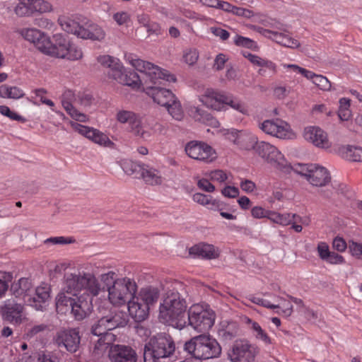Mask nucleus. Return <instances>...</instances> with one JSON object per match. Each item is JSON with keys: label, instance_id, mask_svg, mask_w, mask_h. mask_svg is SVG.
I'll return each instance as SVG.
<instances>
[{"label": "nucleus", "instance_id": "obj_1", "mask_svg": "<svg viewBox=\"0 0 362 362\" xmlns=\"http://www.w3.org/2000/svg\"><path fill=\"white\" fill-rule=\"evenodd\" d=\"M187 293V287L182 283H174L172 288L165 292L160 305V320L179 329L185 327Z\"/></svg>", "mask_w": 362, "mask_h": 362}, {"label": "nucleus", "instance_id": "obj_2", "mask_svg": "<svg viewBox=\"0 0 362 362\" xmlns=\"http://www.w3.org/2000/svg\"><path fill=\"white\" fill-rule=\"evenodd\" d=\"M63 290L72 296H97L101 288L95 276L90 273L79 272L66 276Z\"/></svg>", "mask_w": 362, "mask_h": 362}, {"label": "nucleus", "instance_id": "obj_3", "mask_svg": "<svg viewBox=\"0 0 362 362\" xmlns=\"http://www.w3.org/2000/svg\"><path fill=\"white\" fill-rule=\"evenodd\" d=\"M175 349L172 337L160 333L151 337L144 349V362H159L160 358L170 357Z\"/></svg>", "mask_w": 362, "mask_h": 362}, {"label": "nucleus", "instance_id": "obj_4", "mask_svg": "<svg viewBox=\"0 0 362 362\" xmlns=\"http://www.w3.org/2000/svg\"><path fill=\"white\" fill-rule=\"evenodd\" d=\"M97 60L102 66L109 69L107 75L110 78L132 88H139L141 82L139 76L135 71H125L118 59L109 55H103L98 57Z\"/></svg>", "mask_w": 362, "mask_h": 362}, {"label": "nucleus", "instance_id": "obj_5", "mask_svg": "<svg viewBox=\"0 0 362 362\" xmlns=\"http://www.w3.org/2000/svg\"><path fill=\"white\" fill-rule=\"evenodd\" d=\"M185 349L200 360L218 358L221 354V347L218 341L205 334L194 337L187 341Z\"/></svg>", "mask_w": 362, "mask_h": 362}, {"label": "nucleus", "instance_id": "obj_6", "mask_svg": "<svg viewBox=\"0 0 362 362\" xmlns=\"http://www.w3.org/2000/svg\"><path fill=\"white\" fill-rule=\"evenodd\" d=\"M187 315V325L198 332H206L214 325L215 313L208 305L194 304L189 308Z\"/></svg>", "mask_w": 362, "mask_h": 362}, {"label": "nucleus", "instance_id": "obj_7", "mask_svg": "<svg viewBox=\"0 0 362 362\" xmlns=\"http://www.w3.org/2000/svg\"><path fill=\"white\" fill-rule=\"evenodd\" d=\"M255 153L276 170L288 174L293 167L284 158V156L273 145L265 141L256 144Z\"/></svg>", "mask_w": 362, "mask_h": 362}, {"label": "nucleus", "instance_id": "obj_8", "mask_svg": "<svg viewBox=\"0 0 362 362\" xmlns=\"http://www.w3.org/2000/svg\"><path fill=\"white\" fill-rule=\"evenodd\" d=\"M137 285L129 278L117 279L115 284L109 287L108 299L115 305H122L136 293Z\"/></svg>", "mask_w": 362, "mask_h": 362}, {"label": "nucleus", "instance_id": "obj_9", "mask_svg": "<svg viewBox=\"0 0 362 362\" xmlns=\"http://www.w3.org/2000/svg\"><path fill=\"white\" fill-rule=\"evenodd\" d=\"M91 327V333L98 337L112 334L109 331L126 325L124 314L117 310H110L105 313Z\"/></svg>", "mask_w": 362, "mask_h": 362}, {"label": "nucleus", "instance_id": "obj_10", "mask_svg": "<svg viewBox=\"0 0 362 362\" xmlns=\"http://www.w3.org/2000/svg\"><path fill=\"white\" fill-rule=\"evenodd\" d=\"M293 170L305 177L313 186L323 187L331 180L328 170L316 164H298Z\"/></svg>", "mask_w": 362, "mask_h": 362}, {"label": "nucleus", "instance_id": "obj_11", "mask_svg": "<svg viewBox=\"0 0 362 362\" xmlns=\"http://www.w3.org/2000/svg\"><path fill=\"white\" fill-rule=\"evenodd\" d=\"M259 349L247 339H238L231 346L228 357L232 362H254Z\"/></svg>", "mask_w": 362, "mask_h": 362}, {"label": "nucleus", "instance_id": "obj_12", "mask_svg": "<svg viewBox=\"0 0 362 362\" xmlns=\"http://www.w3.org/2000/svg\"><path fill=\"white\" fill-rule=\"evenodd\" d=\"M115 119L120 124H128L129 132L136 137L146 141L151 136V132L144 129L141 117L133 111L119 110Z\"/></svg>", "mask_w": 362, "mask_h": 362}, {"label": "nucleus", "instance_id": "obj_13", "mask_svg": "<svg viewBox=\"0 0 362 362\" xmlns=\"http://www.w3.org/2000/svg\"><path fill=\"white\" fill-rule=\"evenodd\" d=\"M131 64L136 70L148 76L154 84L159 79L168 82H175L176 81L175 76L170 74L168 71L161 69L151 62L140 59H135L131 60Z\"/></svg>", "mask_w": 362, "mask_h": 362}, {"label": "nucleus", "instance_id": "obj_14", "mask_svg": "<svg viewBox=\"0 0 362 362\" xmlns=\"http://www.w3.org/2000/svg\"><path fill=\"white\" fill-rule=\"evenodd\" d=\"M53 340L58 348H64L70 353H75L79 349L81 336L78 329H63L57 332Z\"/></svg>", "mask_w": 362, "mask_h": 362}, {"label": "nucleus", "instance_id": "obj_15", "mask_svg": "<svg viewBox=\"0 0 362 362\" xmlns=\"http://www.w3.org/2000/svg\"><path fill=\"white\" fill-rule=\"evenodd\" d=\"M185 151L190 158L206 163L216 158V151L204 142L190 141L187 144Z\"/></svg>", "mask_w": 362, "mask_h": 362}, {"label": "nucleus", "instance_id": "obj_16", "mask_svg": "<svg viewBox=\"0 0 362 362\" xmlns=\"http://www.w3.org/2000/svg\"><path fill=\"white\" fill-rule=\"evenodd\" d=\"M70 42L62 34H56L53 35L52 40H50L49 37L46 40L45 46L42 47L44 48L42 53L62 59Z\"/></svg>", "mask_w": 362, "mask_h": 362}, {"label": "nucleus", "instance_id": "obj_17", "mask_svg": "<svg viewBox=\"0 0 362 362\" xmlns=\"http://www.w3.org/2000/svg\"><path fill=\"white\" fill-rule=\"evenodd\" d=\"M111 362H136L137 354L134 349L127 345L115 344L108 351Z\"/></svg>", "mask_w": 362, "mask_h": 362}, {"label": "nucleus", "instance_id": "obj_18", "mask_svg": "<svg viewBox=\"0 0 362 362\" xmlns=\"http://www.w3.org/2000/svg\"><path fill=\"white\" fill-rule=\"evenodd\" d=\"M303 136L305 140L319 148H327L330 146L327 134L319 127H306L304 129Z\"/></svg>", "mask_w": 362, "mask_h": 362}, {"label": "nucleus", "instance_id": "obj_19", "mask_svg": "<svg viewBox=\"0 0 362 362\" xmlns=\"http://www.w3.org/2000/svg\"><path fill=\"white\" fill-rule=\"evenodd\" d=\"M23 306L21 303L8 300L1 308L0 311L4 320L14 324L22 321Z\"/></svg>", "mask_w": 362, "mask_h": 362}, {"label": "nucleus", "instance_id": "obj_20", "mask_svg": "<svg viewBox=\"0 0 362 362\" xmlns=\"http://www.w3.org/2000/svg\"><path fill=\"white\" fill-rule=\"evenodd\" d=\"M146 90L147 94L153 98V101L163 107L169 105L170 103L177 98L171 90L166 88L158 86H147Z\"/></svg>", "mask_w": 362, "mask_h": 362}, {"label": "nucleus", "instance_id": "obj_21", "mask_svg": "<svg viewBox=\"0 0 362 362\" xmlns=\"http://www.w3.org/2000/svg\"><path fill=\"white\" fill-rule=\"evenodd\" d=\"M93 297L92 296H87L86 297L78 296L75 298L70 308L76 320H82L90 313Z\"/></svg>", "mask_w": 362, "mask_h": 362}, {"label": "nucleus", "instance_id": "obj_22", "mask_svg": "<svg viewBox=\"0 0 362 362\" xmlns=\"http://www.w3.org/2000/svg\"><path fill=\"white\" fill-rule=\"evenodd\" d=\"M224 94L211 88H207L199 96V101L209 108L221 111L223 110Z\"/></svg>", "mask_w": 362, "mask_h": 362}, {"label": "nucleus", "instance_id": "obj_23", "mask_svg": "<svg viewBox=\"0 0 362 362\" xmlns=\"http://www.w3.org/2000/svg\"><path fill=\"white\" fill-rule=\"evenodd\" d=\"M288 124L283 121L267 119L259 124V128L266 134L284 139L288 134Z\"/></svg>", "mask_w": 362, "mask_h": 362}, {"label": "nucleus", "instance_id": "obj_24", "mask_svg": "<svg viewBox=\"0 0 362 362\" xmlns=\"http://www.w3.org/2000/svg\"><path fill=\"white\" fill-rule=\"evenodd\" d=\"M33 8L40 12H45L48 8V4L41 0H20L15 8V13L19 16L30 15Z\"/></svg>", "mask_w": 362, "mask_h": 362}, {"label": "nucleus", "instance_id": "obj_25", "mask_svg": "<svg viewBox=\"0 0 362 362\" xmlns=\"http://www.w3.org/2000/svg\"><path fill=\"white\" fill-rule=\"evenodd\" d=\"M128 311L135 321L141 322L148 317L149 308L137 296L134 295L128 301Z\"/></svg>", "mask_w": 362, "mask_h": 362}, {"label": "nucleus", "instance_id": "obj_26", "mask_svg": "<svg viewBox=\"0 0 362 362\" xmlns=\"http://www.w3.org/2000/svg\"><path fill=\"white\" fill-rule=\"evenodd\" d=\"M19 33L25 40L33 43L37 49L43 52L42 47L45 46V42L48 38L44 33L35 28H23L19 30Z\"/></svg>", "mask_w": 362, "mask_h": 362}, {"label": "nucleus", "instance_id": "obj_27", "mask_svg": "<svg viewBox=\"0 0 362 362\" xmlns=\"http://www.w3.org/2000/svg\"><path fill=\"white\" fill-rule=\"evenodd\" d=\"M259 33L266 37L272 38L276 43L289 48H298L300 47L299 42L281 33L272 31L267 29L259 28Z\"/></svg>", "mask_w": 362, "mask_h": 362}, {"label": "nucleus", "instance_id": "obj_28", "mask_svg": "<svg viewBox=\"0 0 362 362\" xmlns=\"http://www.w3.org/2000/svg\"><path fill=\"white\" fill-rule=\"evenodd\" d=\"M189 254L195 257L204 259H216L219 256L218 249H216L213 245L199 243L194 245L189 249Z\"/></svg>", "mask_w": 362, "mask_h": 362}, {"label": "nucleus", "instance_id": "obj_29", "mask_svg": "<svg viewBox=\"0 0 362 362\" xmlns=\"http://www.w3.org/2000/svg\"><path fill=\"white\" fill-rule=\"evenodd\" d=\"M189 115L196 121L204 123L214 128L220 126L218 121L210 113L198 107L192 106L189 109Z\"/></svg>", "mask_w": 362, "mask_h": 362}, {"label": "nucleus", "instance_id": "obj_30", "mask_svg": "<svg viewBox=\"0 0 362 362\" xmlns=\"http://www.w3.org/2000/svg\"><path fill=\"white\" fill-rule=\"evenodd\" d=\"M82 26L81 38L99 41L105 38V32L98 25L90 22H86L82 25Z\"/></svg>", "mask_w": 362, "mask_h": 362}, {"label": "nucleus", "instance_id": "obj_31", "mask_svg": "<svg viewBox=\"0 0 362 362\" xmlns=\"http://www.w3.org/2000/svg\"><path fill=\"white\" fill-rule=\"evenodd\" d=\"M115 337L114 334H107L100 337L93 349V356L97 359L102 357L107 351L108 349L110 350V347L114 345L112 343L115 341Z\"/></svg>", "mask_w": 362, "mask_h": 362}, {"label": "nucleus", "instance_id": "obj_32", "mask_svg": "<svg viewBox=\"0 0 362 362\" xmlns=\"http://www.w3.org/2000/svg\"><path fill=\"white\" fill-rule=\"evenodd\" d=\"M235 134L233 143L238 146L241 150L250 151L253 149L255 151L256 144L258 143L255 136L242 132H236Z\"/></svg>", "mask_w": 362, "mask_h": 362}, {"label": "nucleus", "instance_id": "obj_33", "mask_svg": "<svg viewBox=\"0 0 362 362\" xmlns=\"http://www.w3.org/2000/svg\"><path fill=\"white\" fill-rule=\"evenodd\" d=\"M140 171L141 175L146 184L151 185H160L162 184L163 179L158 170L146 165H142V168H140Z\"/></svg>", "mask_w": 362, "mask_h": 362}, {"label": "nucleus", "instance_id": "obj_34", "mask_svg": "<svg viewBox=\"0 0 362 362\" xmlns=\"http://www.w3.org/2000/svg\"><path fill=\"white\" fill-rule=\"evenodd\" d=\"M32 288V283L28 279L21 278L11 285V291L16 297H29Z\"/></svg>", "mask_w": 362, "mask_h": 362}, {"label": "nucleus", "instance_id": "obj_35", "mask_svg": "<svg viewBox=\"0 0 362 362\" xmlns=\"http://www.w3.org/2000/svg\"><path fill=\"white\" fill-rule=\"evenodd\" d=\"M160 293L157 288L148 286L141 288L136 296L147 305L148 308H150L151 305L157 302Z\"/></svg>", "mask_w": 362, "mask_h": 362}, {"label": "nucleus", "instance_id": "obj_36", "mask_svg": "<svg viewBox=\"0 0 362 362\" xmlns=\"http://www.w3.org/2000/svg\"><path fill=\"white\" fill-rule=\"evenodd\" d=\"M238 334V325L235 322H223L218 335L225 341H230Z\"/></svg>", "mask_w": 362, "mask_h": 362}, {"label": "nucleus", "instance_id": "obj_37", "mask_svg": "<svg viewBox=\"0 0 362 362\" xmlns=\"http://www.w3.org/2000/svg\"><path fill=\"white\" fill-rule=\"evenodd\" d=\"M62 28L68 33H71L81 37V30L83 26L78 23L66 16H61L58 19Z\"/></svg>", "mask_w": 362, "mask_h": 362}, {"label": "nucleus", "instance_id": "obj_38", "mask_svg": "<svg viewBox=\"0 0 362 362\" xmlns=\"http://www.w3.org/2000/svg\"><path fill=\"white\" fill-rule=\"evenodd\" d=\"M49 291L50 288L48 286H38L35 289V296L31 298H28L27 302L30 303V305L35 306L37 310H39L42 308L41 305L36 304L37 302L45 303L49 298Z\"/></svg>", "mask_w": 362, "mask_h": 362}, {"label": "nucleus", "instance_id": "obj_39", "mask_svg": "<svg viewBox=\"0 0 362 362\" xmlns=\"http://www.w3.org/2000/svg\"><path fill=\"white\" fill-rule=\"evenodd\" d=\"M192 199L201 205L206 206L211 210H221V204L216 199H212L211 196L205 195L202 193H195L192 196Z\"/></svg>", "mask_w": 362, "mask_h": 362}, {"label": "nucleus", "instance_id": "obj_40", "mask_svg": "<svg viewBox=\"0 0 362 362\" xmlns=\"http://www.w3.org/2000/svg\"><path fill=\"white\" fill-rule=\"evenodd\" d=\"M343 156L353 162H362V148L346 146L342 148Z\"/></svg>", "mask_w": 362, "mask_h": 362}, {"label": "nucleus", "instance_id": "obj_41", "mask_svg": "<svg viewBox=\"0 0 362 362\" xmlns=\"http://www.w3.org/2000/svg\"><path fill=\"white\" fill-rule=\"evenodd\" d=\"M23 91L16 86L2 85L0 86V97L4 98L18 99L23 97Z\"/></svg>", "mask_w": 362, "mask_h": 362}, {"label": "nucleus", "instance_id": "obj_42", "mask_svg": "<svg viewBox=\"0 0 362 362\" xmlns=\"http://www.w3.org/2000/svg\"><path fill=\"white\" fill-rule=\"evenodd\" d=\"M62 106L66 112L70 115V117L74 119L81 122H85L87 121V115L76 110L70 102L67 100H63Z\"/></svg>", "mask_w": 362, "mask_h": 362}, {"label": "nucleus", "instance_id": "obj_43", "mask_svg": "<svg viewBox=\"0 0 362 362\" xmlns=\"http://www.w3.org/2000/svg\"><path fill=\"white\" fill-rule=\"evenodd\" d=\"M168 113L175 119L181 120L184 117V112L180 101L175 98L174 101L165 106Z\"/></svg>", "mask_w": 362, "mask_h": 362}, {"label": "nucleus", "instance_id": "obj_44", "mask_svg": "<svg viewBox=\"0 0 362 362\" xmlns=\"http://www.w3.org/2000/svg\"><path fill=\"white\" fill-rule=\"evenodd\" d=\"M66 293L64 291V292L59 293L56 297V308L57 310H62L64 307L71 308L74 303L75 298L66 296Z\"/></svg>", "mask_w": 362, "mask_h": 362}, {"label": "nucleus", "instance_id": "obj_45", "mask_svg": "<svg viewBox=\"0 0 362 362\" xmlns=\"http://www.w3.org/2000/svg\"><path fill=\"white\" fill-rule=\"evenodd\" d=\"M82 57L83 52L81 49L74 44L70 42L67 50H66V53H64V57L62 59L75 61L81 59Z\"/></svg>", "mask_w": 362, "mask_h": 362}, {"label": "nucleus", "instance_id": "obj_46", "mask_svg": "<svg viewBox=\"0 0 362 362\" xmlns=\"http://www.w3.org/2000/svg\"><path fill=\"white\" fill-rule=\"evenodd\" d=\"M226 105H229L234 110L240 112H244L245 110L243 104L240 100L224 94L223 100V110H224Z\"/></svg>", "mask_w": 362, "mask_h": 362}, {"label": "nucleus", "instance_id": "obj_47", "mask_svg": "<svg viewBox=\"0 0 362 362\" xmlns=\"http://www.w3.org/2000/svg\"><path fill=\"white\" fill-rule=\"evenodd\" d=\"M297 216L296 214H273L272 216L270 217V218L281 225L287 226L288 224H291L293 221L296 219Z\"/></svg>", "mask_w": 362, "mask_h": 362}, {"label": "nucleus", "instance_id": "obj_48", "mask_svg": "<svg viewBox=\"0 0 362 362\" xmlns=\"http://www.w3.org/2000/svg\"><path fill=\"white\" fill-rule=\"evenodd\" d=\"M234 42L237 46L239 47H243L253 50L258 49V46L254 40L241 35H236Z\"/></svg>", "mask_w": 362, "mask_h": 362}, {"label": "nucleus", "instance_id": "obj_49", "mask_svg": "<svg viewBox=\"0 0 362 362\" xmlns=\"http://www.w3.org/2000/svg\"><path fill=\"white\" fill-rule=\"evenodd\" d=\"M37 362H60V358L56 353L42 351L37 353Z\"/></svg>", "mask_w": 362, "mask_h": 362}, {"label": "nucleus", "instance_id": "obj_50", "mask_svg": "<svg viewBox=\"0 0 362 362\" xmlns=\"http://www.w3.org/2000/svg\"><path fill=\"white\" fill-rule=\"evenodd\" d=\"M12 276L10 273L0 271V298H2L8 288V282Z\"/></svg>", "mask_w": 362, "mask_h": 362}, {"label": "nucleus", "instance_id": "obj_51", "mask_svg": "<svg viewBox=\"0 0 362 362\" xmlns=\"http://www.w3.org/2000/svg\"><path fill=\"white\" fill-rule=\"evenodd\" d=\"M312 81L320 89H321L322 90H330L331 83L325 76H323L322 75L315 74V76H314Z\"/></svg>", "mask_w": 362, "mask_h": 362}, {"label": "nucleus", "instance_id": "obj_52", "mask_svg": "<svg viewBox=\"0 0 362 362\" xmlns=\"http://www.w3.org/2000/svg\"><path fill=\"white\" fill-rule=\"evenodd\" d=\"M0 113L13 120L20 121L22 122H25L26 121L25 118L16 112L11 111L10 108L6 105L0 106Z\"/></svg>", "mask_w": 362, "mask_h": 362}, {"label": "nucleus", "instance_id": "obj_53", "mask_svg": "<svg viewBox=\"0 0 362 362\" xmlns=\"http://www.w3.org/2000/svg\"><path fill=\"white\" fill-rule=\"evenodd\" d=\"M185 62L189 65L194 64L199 58V52L196 49H187L183 55Z\"/></svg>", "mask_w": 362, "mask_h": 362}, {"label": "nucleus", "instance_id": "obj_54", "mask_svg": "<svg viewBox=\"0 0 362 362\" xmlns=\"http://www.w3.org/2000/svg\"><path fill=\"white\" fill-rule=\"evenodd\" d=\"M93 142L105 147H112L114 146V143L109 139V137L99 130Z\"/></svg>", "mask_w": 362, "mask_h": 362}, {"label": "nucleus", "instance_id": "obj_55", "mask_svg": "<svg viewBox=\"0 0 362 362\" xmlns=\"http://www.w3.org/2000/svg\"><path fill=\"white\" fill-rule=\"evenodd\" d=\"M49 330V325L46 324L36 325L28 330L27 335L33 337L40 333H44Z\"/></svg>", "mask_w": 362, "mask_h": 362}, {"label": "nucleus", "instance_id": "obj_56", "mask_svg": "<svg viewBox=\"0 0 362 362\" xmlns=\"http://www.w3.org/2000/svg\"><path fill=\"white\" fill-rule=\"evenodd\" d=\"M281 303L277 305H279L278 308L281 309V313L286 317L291 316L293 313V305L290 302H287L283 298L279 297Z\"/></svg>", "mask_w": 362, "mask_h": 362}, {"label": "nucleus", "instance_id": "obj_57", "mask_svg": "<svg viewBox=\"0 0 362 362\" xmlns=\"http://www.w3.org/2000/svg\"><path fill=\"white\" fill-rule=\"evenodd\" d=\"M100 279L107 286L108 290L109 287L113 285L117 279H116V274L114 272H109L106 274H102Z\"/></svg>", "mask_w": 362, "mask_h": 362}, {"label": "nucleus", "instance_id": "obj_58", "mask_svg": "<svg viewBox=\"0 0 362 362\" xmlns=\"http://www.w3.org/2000/svg\"><path fill=\"white\" fill-rule=\"evenodd\" d=\"M113 19L119 25H122L130 21V16L127 12H117L113 15Z\"/></svg>", "mask_w": 362, "mask_h": 362}, {"label": "nucleus", "instance_id": "obj_59", "mask_svg": "<svg viewBox=\"0 0 362 362\" xmlns=\"http://www.w3.org/2000/svg\"><path fill=\"white\" fill-rule=\"evenodd\" d=\"M317 250L319 257L322 260H325L330 253L329 245L325 242H320L317 245Z\"/></svg>", "mask_w": 362, "mask_h": 362}, {"label": "nucleus", "instance_id": "obj_60", "mask_svg": "<svg viewBox=\"0 0 362 362\" xmlns=\"http://www.w3.org/2000/svg\"><path fill=\"white\" fill-rule=\"evenodd\" d=\"M210 30L215 36L218 37L223 41L228 40L230 36V33L226 30L221 28L211 27L210 28Z\"/></svg>", "mask_w": 362, "mask_h": 362}, {"label": "nucleus", "instance_id": "obj_61", "mask_svg": "<svg viewBox=\"0 0 362 362\" xmlns=\"http://www.w3.org/2000/svg\"><path fill=\"white\" fill-rule=\"evenodd\" d=\"M146 28L149 35H155L158 36L163 33L160 25L155 22H150Z\"/></svg>", "mask_w": 362, "mask_h": 362}, {"label": "nucleus", "instance_id": "obj_62", "mask_svg": "<svg viewBox=\"0 0 362 362\" xmlns=\"http://www.w3.org/2000/svg\"><path fill=\"white\" fill-rule=\"evenodd\" d=\"M232 13L238 16H242L248 18L253 16V13L252 11L241 7H237L235 6H233Z\"/></svg>", "mask_w": 362, "mask_h": 362}, {"label": "nucleus", "instance_id": "obj_63", "mask_svg": "<svg viewBox=\"0 0 362 362\" xmlns=\"http://www.w3.org/2000/svg\"><path fill=\"white\" fill-rule=\"evenodd\" d=\"M197 186L201 189L208 192H212L215 190V187L206 179L199 180Z\"/></svg>", "mask_w": 362, "mask_h": 362}, {"label": "nucleus", "instance_id": "obj_64", "mask_svg": "<svg viewBox=\"0 0 362 362\" xmlns=\"http://www.w3.org/2000/svg\"><path fill=\"white\" fill-rule=\"evenodd\" d=\"M352 255L359 257L362 255V244L351 242L349 246Z\"/></svg>", "mask_w": 362, "mask_h": 362}]
</instances>
